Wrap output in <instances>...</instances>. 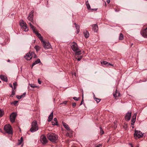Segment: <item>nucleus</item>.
<instances>
[{
  "instance_id": "24",
  "label": "nucleus",
  "mask_w": 147,
  "mask_h": 147,
  "mask_svg": "<svg viewBox=\"0 0 147 147\" xmlns=\"http://www.w3.org/2000/svg\"><path fill=\"white\" fill-rule=\"evenodd\" d=\"M23 137H22L20 138V139L19 140H18V145H19L20 144H22V142H23Z\"/></svg>"
},
{
  "instance_id": "20",
  "label": "nucleus",
  "mask_w": 147,
  "mask_h": 147,
  "mask_svg": "<svg viewBox=\"0 0 147 147\" xmlns=\"http://www.w3.org/2000/svg\"><path fill=\"white\" fill-rule=\"evenodd\" d=\"M53 112H52L50 114V115H49V117H48V121L49 122H50L51 121V120L53 119Z\"/></svg>"
},
{
  "instance_id": "8",
  "label": "nucleus",
  "mask_w": 147,
  "mask_h": 147,
  "mask_svg": "<svg viewBox=\"0 0 147 147\" xmlns=\"http://www.w3.org/2000/svg\"><path fill=\"white\" fill-rule=\"evenodd\" d=\"M16 116L17 114L15 113H12L11 114L10 116V119L11 122L13 123L15 122Z\"/></svg>"
},
{
  "instance_id": "42",
  "label": "nucleus",
  "mask_w": 147,
  "mask_h": 147,
  "mask_svg": "<svg viewBox=\"0 0 147 147\" xmlns=\"http://www.w3.org/2000/svg\"><path fill=\"white\" fill-rule=\"evenodd\" d=\"M38 82L39 84H40L42 83L41 81L39 79H38Z\"/></svg>"
},
{
  "instance_id": "22",
  "label": "nucleus",
  "mask_w": 147,
  "mask_h": 147,
  "mask_svg": "<svg viewBox=\"0 0 147 147\" xmlns=\"http://www.w3.org/2000/svg\"><path fill=\"white\" fill-rule=\"evenodd\" d=\"M26 93L24 92V93L21 96H18L17 95L16 96V97L17 98H18V99H20L21 98H22L24 97L25 95H26Z\"/></svg>"
},
{
  "instance_id": "32",
  "label": "nucleus",
  "mask_w": 147,
  "mask_h": 147,
  "mask_svg": "<svg viewBox=\"0 0 147 147\" xmlns=\"http://www.w3.org/2000/svg\"><path fill=\"white\" fill-rule=\"evenodd\" d=\"M100 133L102 135V134H103L104 133V132L103 131L102 129V128L101 127H100Z\"/></svg>"
},
{
  "instance_id": "61",
  "label": "nucleus",
  "mask_w": 147,
  "mask_h": 147,
  "mask_svg": "<svg viewBox=\"0 0 147 147\" xmlns=\"http://www.w3.org/2000/svg\"><path fill=\"white\" fill-rule=\"evenodd\" d=\"M147 1V0H146Z\"/></svg>"
},
{
  "instance_id": "54",
  "label": "nucleus",
  "mask_w": 147,
  "mask_h": 147,
  "mask_svg": "<svg viewBox=\"0 0 147 147\" xmlns=\"http://www.w3.org/2000/svg\"><path fill=\"white\" fill-rule=\"evenodd\" d=\"M88 3V1H87L86 2V5H87V3Z\"/></svg>"
},
{
  "instance_id": "34",
  "label": "nucleus",
  "mask_w": 147,
  "mask_h": 147,
  "mask_svg": "<svg viewBox=\"0 0 147 147\" xmlns=\"http://www.w3.org/2000/svg\"><path fill=\"white\" fill-rule=\"evenodd\" d=\"M35 63L36 64H38L40 62V60L39 59H38L36 61Z\"/></svg>"
},
{
  "instance_id": "17",
  "label": "nucleus",
  "mask_w": 147,
  "mask_h": 147,
  "mask_svg": "<svg viewBox=\"0 0 147 147\" xmlns=\"http://www.w3.org/2000/svg\"><path fill=\"white\" fill-rule=\"evenodd\" d=\"M33 15H31V14H29L27 18L30 21L32 22L33 21Z\"/></svg>"
},
{
  "instance_id": "33",
  "label": "nucleus",
  "mask_w": 147,
  "mask_h": 147,
  "mask_svg": "<svg viewBox=\"0 0 147 147\" xmlns=\"http://www.w3.org/2000/svg\"><path fill=\"white\" fill-rule=\"evenodd\" d=\"M86 5L87 6V8L88 10L91 9L90 7L89 3H87V5Z\"/></svg>"
},
{
  "instance_id": "26",
  "label": "nucleus",
  "mask_w": 147,
  "mask_h": 147,
  "mask_svg": "<svg viewBox=\"0 0 147 147\" xmlns=\"http://www.w3.org/2000/svg\"><path fill=\"white\" fill-rule=\"evenodd\" d=\"M94 99L96 101L97 103H98L100 100V99L99 98H95V95H94Z\"/></svg>"
},
{
  "instance_id": "40",
  "label": "nucleus",
  "mask_w": 147,
  "mask_h": 147,
  "mask_svg": "<svg viewBox=\"0 0 147 147\" xmlns=\"http://www.w3.org/2000/svg\"><path fill=\"white\" fill-rule=\"evenodd\" d=\"M82 56H81L80 57H78L77 59L78 61H80L81 60V59H82Z\"/></svg>"
},
{
  "instance_id": "2",
  "label": "nucleus",
  "mask_w": 147,
  "mask_h": 147,
  "mask_svg": "<svg viewBox=\"0 0 147 147\" xmlns=\"http://www.w3.org/2000/svg\"><path fill=\"white\" fill-rule=\"evenodd\" d=\"M47 137L50 140L54 142L57 141L58 138V137L56 134L51 133H48Z\"/></svg>"
},
{
  "instance_id": "29",
  "label": "nucleus",
  "mask_w": 147,
  "mask_h": 147,
  "mask_svg": "<svg viewBox=\"0 0 147 147\" xmlns=\"http://www.w3.org/2000/svg\"><path fill=\"white\" fill-rule=\"evenodd\" d=\"M74 24L75 26V27H76V30L80 29V26H79V25H78L77 24L75 23H74Z\"/></svg>"
},
{
  "instance_id": "59",
  "label": "nucleus",
  "mask_w": 147,
  "mask_h": 147,
  "mask_svg": "<svg viewBox=\"0 0 147 147\" xmlns=\"http://www.w3.org/2000/svg\"><path fill=\"white\" fill-rule=\"evenodd\" d=\"M1 82V81H0V83Z\"/></svg>"
},
{
  "instance_id": "15",
  "label": "nucleus",
  "mask_w": 147,
  "mask_h": 147,
  "mask_svg": "<svg viewBox=\"0 0 147 147\" xmlns=\"http://www.w3.org/2000/svg\"><path fill=\"white\" fill-rule=\"evenodd\" d=\"M92 30L95 32H97L98 30V26L97 24H94L92 25Z\"/></svg>"
},
{
  "instance_id": "37",
  "label": "nucleus",
  "mask_w": 147,
  "mask_h": 147,
  "mask_svg": "<svg viewBox=\"0 0 147 147\" xmlns=\"http://www.w3.org/2000/svg\"><path fill=\"white\" fill-rule=\"evenodd\" d=\"M3 115V112L2 111L0 110V116L2 117Z\"/></svg>"
},
{
  "instance_id": "36",
  "label": "nucleus",
  "mask_w": 147,
  "mask_h": 147,
  "mask_svg": "<svg viewBox=\"0 0 147 147\" xmlns=\"http://www.w3.org/2000/svg\"><path fill=\"white\" fill-rule=\"evenodd\" d=\"M73 99L75 100L78 101L79 100V98H78L76 97H74L73 98Z\"/></svg>"
},
{
  "instance_id": "13",
  "label": "nucleus",
  "mask_w": 147,
  "mask_h": 147,
  "mask_svg": "<svg viewBox=\"0 0 147 147\" xmlns=\"http://www.w3.org/2000/svg\"><path fill=\"white\" fill-rule=\"evenodd\" d=\"M131 112H128L125 115V119L126 120H129L131 118Z\"/></svg>"
},
{
  "instance_id": "27",
  "label": "nucleus",
  "mask_w": 147,
  "mask_h": 147,
  "mask_svg": "<svg viewBox=\"0 0 147 147\" xmlns=\"http://www.w3.org/2000/svg\"><path fill=\"white\" fill-rule=\"evenodd\" d=\"M15 91L14 90V89L13 88V89H12V93L10 95V96L11 97H13L15 94Z\"/></svg>"
},
{
  "instance_id": "52",
  "label": "nucleus",
  "mask_w": 147,
  "mask_h": 147,
  "mask_svg": "<svg viewBox=\"0 0 147 147\" xmlns=\"http://www.w3.org/2000/svg\"><path fill=\"white\" fill-rule=\"evenodd\" d=\"M34 58H36L37 57V55L36 54H35L34 53Z\"/></svg>"
},
{
  "instance_id": "55",
  "label": "nucleus",
  "mask_w": 147,
  "mask_h": 147,
  "mask_svg": "<svg viewBox=\"0 0 147 147\" xmlns=\"http://www.w3.org/2000/svg\"><path fill=\"white\" fill-rule=\"evenodd\" d=\"M7 61L8 62H10V60H8V61Z\"/></svg>"
},
{
  "instance_id": "1",
  "label": "nucleus",
  "mask_w": 147,
  "mask_h": 147,
  "mask_svg": "<svg viewBox=\"0 0 147 147\" xmlns=\"http://www.w3.org/2000/svg\"><path fill=\"white\" fill-rule=\"evenodd\" d=\"M71 47L73 51L75 52L76 55H79L81 54V51L78 47L77 44L75 42L72 43Z\"/></svg>"
},
{
  "instance_id": "46",
  "label": "nucleus",
  "mask_w": 147,
  "mask_h": 147,
  "mask_svg": "<svg viewBox=\"0 0 147 147\" xmlns=\"http://www.w3.org/2000/svg\"><path fill=\"white\" fill-rule=\"evenodd\" d=\"M36 64V63H35V62H34L32 64V67L34 66Z\"/></svg>"
},
{
  "instance_id": "16",
  "label": "nucleus",
  "mask_w": 147,
  "mask_h": 147,
  "mask_svg": "<svg viewBox=\"0 0 147 147\" xmlns=\"http://www.w3.org/2000/svg\"><path fill=\"white\" fill-rule=\"evenodd\" d=\"M0 78L1 79L4 81L7 82V77L3 75H0Z\"/></svg>"
},
{
  "instance_id": "51",
  "label": "nucleus",
  "mask_w": 147,
  "mask_h": 147,
  "mask_svg": "<svg viewBox=\"0 0 147 147\" xmlns=\"http://www.w3.org/2000/svg\"><path fill=\"white\" fill-rule=\"evenodd\" d=\"M107 2L108 4H109L110 2V0H107Z\"/></svg>"
},
{
  "instance_id": "11",
  "label": "nucleus",
  "mask_w": 147,
  "mask_h": 147,
  "mask_svg": "<svg viewBox=\"0 0 147 147\" xmlns=\"http://www.w3.org/2000/svg\"><path fill=\"white\" fill-rule=\"evenodd\" d=\"M140 33L143 37L147 38V28L142 30L140 32Z\"/></svg>"
},
{
  "instance_id": "56",
  "label": "nucleus",
  "mask_w": 147,
  "mask_h": 147,
  "mask_svg": "<svg viewBox=\"0 0 147 147\" xmlns=\"http://www.w3.org/2000/svg\"><path fill=\"white\" fill-rule=\"evenodd\" d=\"M136 147H139V146H137Z\"/></svg>"
},
{
  "instance_id": "38",
  "label": "nucleus",
  "mask_w": 147,
  "mask_h": 147,
  "mask_svg": "<svg viewBox=\"0 0 147 147\" xmlns=\"http://www.w3.org/2000/svg\"><path fill=\"white\" fill-rule=\"evenodd\" d=\"M84 99H83V95L82 99V100L81 102V103L80 104V105H82L83 104V103H84Z\"/></svg>"
},
{
  "instance_id": "9",
  "label": "nucleus",
  "mask_w": 147,
  "mask_h": 147,
  "mask_svg": "<svg viewBox=\"0 0 147 147\" xmlns=\"http://www.w3.org/2000/svg\"><path fill=\"white\" fill-rule=\"evenodd\" d=\"M40 141L42 144H45L47 143L48 140L46 136L44 135H42L40 137Z\"/></svg>"
},
{
  "instance_id": "47",
  "label": "nucleus",
  "mask_w": 147,
  "mask_h": 147,
  "mask_svg": "<svg viewBox=\"0 0 147 147\" xmlns=\"http://www.w3.org/2000/svg\"><path fill=\"white\" fill-rule=\"evenodd\" d=\"M33 13H34V11H31L30 13V14H31V15H33Z\"/></svg>"
},
{
  "instance_id": "60",
  "label": "nucleus",
  "mask_w": 147,
  "mask_h": 147,
  "mask_svg": "<svg viewBox=\"0 0 147 147\" xmlns=\"http://www.w3.org/2000/svg\"><path fill=\"white\" fill-rule=\"evenodd\" d=\"M96 147H97V146H96Z\"/></svg>"
},
{
  "instance_id": "5",
  "label": "nucleus",
  "mask_w": 147,
  "mask_h": 147,
  "mask_svg": "<svg viewBox=\"0 0 147 147\" xmlns=\"http://www.w3.org/2000/svg\"><path fill=\"white\" fill-rule=\"evenodd\" d=\"M4 130L8 134H12L13 132L11 126L10 125H5L4 127Z\"/></svg>"
},
{
  "instance_id": "50",
  "label": "nucleus",
  "mask_w": 147,
  "mask_h": 147,
  "mask_svg": "<svg viewBox=\"0 0 147 147\" xmlns=\"http://www.w3.org/2000/svg\"><path fill=\"white\" fill-rule=\"evenodd\" d=\"M9 86H10V87H11L12 88V89H13V86H12V84H9Z\"/></svg>"
},
{
  "instance_id": "21",
  "label": "nucleus",
  "mask_w": 147,
  "mask_h": 147,
  "mask_svg": "<svg viewBox=\"0 0 147 147\" xmlns=\"http://www.w3.org/2000/svg\"><path fill=\"white\" fill-rule=\"evenodd\" d=\"M84 34L86 38H88L89 36V33L87 31H85L84 32Z\"/></svg>"
},
{
  "instance_id": "41",
  "label": "nucleus",
  "mask_w": 147,
  "mask_h": 147,
  "mask_svg": "<svg viewBox=\"0 0 147 147\" xmlns=\"http://www.w3.org/2000/svg\"><path fill=\"white\" fill-rule=\"evenodd\" d=\"M18 101H15L13 102V104L15 105H16L18 103Z\"/></svg>"
},
{
  "instance_id": "57",
  "label": "nucleus",
  "mask_w": 147,
  "mask_h": 147,
  "mask_svg": "<svg viewBox=\"0 0 147 147\" xmlns=\"http://www.w3.org/2000/svg\"><path fill=\"white\" fill-rule=\"evenodd\" d=\"M142 81L143 82H144V81Z\"/></svg>"
},
{
  "instance_id": "25",
  "label": "nucleus",
  "mask_w": 147,
  "mask_h": 147,
  "mask_svg": "<svg viewBox=\"0 0 147 147\" xmlns=\"http://www.w3.org/2000/svg\"><path fill=\"white\" fill-rule=\"evenodd\" d=\"M123 39V36L122 34L120 33L119 36V39L120 40H122Z\"/></svg>"
},
{
  "instance_id": "28",
  "label": "nucleus",
  "mask_w": 147,
  "mask_h": 147,
  "mask_svg": "<svg viewBox=\"0 0 147 147\" xmlns=\"http://www.w3.org/2000/svg\"><path fill=\"white\" fill-rule=\"evenodd\" d=\"M34 48L36 49V51H38L40 50V47L38 45H36L35 46Z\"/></svg>"
},
{
  "instance_id": "14",
  "label": "nucleus",
  "mask_w": 147,
  "mask_h": 147,
  "mask_svg": "<svg viewBox=\"0 0 147 147\" xmlns=\"http://www.w3.org/2000/svg\"><path fill=\"white\" fill-rule=\"evenodd\" d=\"M63 125L65 128H66L67 130L69 131L70 132H71V130L70 129L68 125L67 124L63 122Z\"/></svg>"
},
{
  "instance_id": "7",
  "label": "nucleus",
  "mask_w": 147,
  "mask_h": 147,
  "mask_svg": "<svg viewBox=\"0 0 147 147\" xmlns=\"http://www.w3.org/2000/svg\"><path fill=\"white\" fill-rule=\"evenodd\" d=\"M20 25L21 28L24 29L25 31H27L28 30V29L27 27L26 24L24 23L23 20H21L20 21Z\"/></svg>"
},
{
  "instance_id": "23",
  "label": "nucleus",
  "mask_w": 147,
  "mask_h": 147,
  "mask_svg": "<svg viewBox=\"0 0 147 147\" xmlns=\"http://www.w3.org/2000/svg\"><path fill=\"white\" fill-rule=\"evenodd\" d=\"M120 95V93L118 91H117L116 90L115 93L113 94V96L115 97H117L119 96Z\"/></svg>"
},
{
  "instance_id": "12",
  "label": "nucleus",
  "mask_w": 147,
  "mask_h": 147,
  "mask_svg": "<svg viewBox=\"0 0 147 147\" xmlns=\"http://www.w3.org/2000/svg\"><path fill=\"white\" fill-rule=\"evenodd\" d=\"M34 54V53L32 52L31 53H29L26 54V56H24V58L27 60H30L32 58V56Z\"/></svg>"
},
{
  "instance_id": "31",
  "label": "nucleus",
  "mask_w": 147,
  "mask_h": 147,
  "mask_svg": "<svg viewBox=\"0 0 147 147\" xmlns=\"http://www.w3.org/2000/svg\"><path fill=\"white\" fill-rule=\"evenodd\" d=\"M13 86L14 87V89L15 90L16 88V86H17V83L16 82H14L13 83Z\"/></svg>"
},
{
  "instance_id": "53",
  "label": "nucleus",
  "mask_w": 147,
  "mask_h": 147,
  "mask_svg": "<svg viewBox=\"0 0 147 147\" xmlns=\"http://www.w3.org/2000/svg\"><path fill=\"white\" fill-rule=\"evenodd\" d=\"M119 11V10H117V9H115V11H116V12H118Z\"/></svg>"
},
{
  "instance_id": "6",
  "label": "nucleus",
  "mask_w": 147,
  "mask_h": 147,
  "mask_svg": "<svg viewBox=\"0 0 147 147\" xmlns=\"http://www.w3.org/2000/svg\"><path fill=\"white\" fill-rule=\"evenodd\" d=\"M134 137L136 139L141 138L143 136V134L140 131L135 130Z\"/></svg>"
},
{
  "instance_id": "30",
  "label": "nucleus",
  "mask_w": 147,
  "mask_h": 147,
  "mask_svg": "<svg viewBox=\"0 0 147 147\" xmlns=\"http://www.w3.org/2000/svg\"><path fill=\"white\" fill-rule=\"evenodd\" d=\"M29 85L30 86V87L32 88H34L35 87H37V86H36L34 84H29Z\"/></svg>"
},
{
  "instance_id": "10",
  "label": "nucleus",
  "mask_w": 147,
  "mask_h": 147,
  "mask_svg": "<svg viewBox=\"0 0 147 147\" xmlns=\"http://www.w3.org/2000/svg\"><path fill=\"white\" fill-rule=\"evenodd\" d=\"M40 40L41 42H43V45L45 49H47L51 48V45L49 42H46L45 41H43V39L42 40V41Z\"/></svg>"
},
{
  "instance_id": "39",
  "label": "nucleus",
  "mask_w": 147,
  "mask_h": 147,
  "mask_svg": "<svg viewBox=\"0 0 147 147\" xmlns=\"http://www.w3.org/2000/svg\"><path fill=\"white\" fill-rule=\"evenodd\" d=\"M76 105V103L75 102L73 103L72 104V107L73 108H74Z\"/></svg>"
},
{
  "instance_id": "19",
  "label": "nucleus",
  "mask_w": 147,
  "mask_h": 147,
  "mask_svg": "<svg viewBox=\"0 0 147 147\" xmlns=\"http://www.w3.org/2000/svg\"><path fill=\"white\" fill-rule=\"evenodd\" d=\"M136 117V115L135 114H134V115L133 116L131 120V122H132V123H131V124L132 125H134V124L135 122Z\"/></svg>"
},
{
  "instance_id": "45",
  "label": "nucleus",
  "mask_w": 147,
  "mask_h": 147,
  "mask_svg": "<svg viewBox=\"0 0 147 147\" xmlns=\"http://www.w3.org/2000/svg\"><path fill=\"white\" fill-rule=\"evenodd\" d=\"M90 10H91V11H93L94 10L96 11L97 10V9H91Z\"/></svg>"
},
{
  "instance_id": "35",
  "label": "nucleus",
  "mask_w": 147,
  "mask_h": 147,
  "mask_svg": "<svg viewBox=\"0 0 147 147\" xmlns=\"http://www.w3.org/2000/svg\"><path fill=\"white\" fill-rule=\"evenodd\" d=\"M52 123V125H57V122H54L52 121L51 122Z\"/></svg>"
},
{
  "instance_id": "48",
  "label": "nucleus",
  "mask_w": 147,
  "mask_h": 147,
  "mask_svg": "<svg viewBox=\"0 0 147 147\" xmlns=\"http://www.w3.org/2000/svg\"><path fill=\"white\" fill-rule=\"evenodd\" d=\"M97 147H101L102 146V145L101 144H99L97 146Z\"/></svg>"
},
{
  "instance_id": "58",
  "label": "nucleus",
  "mask_w": 147,
  "mask_h": 147,
  "mask_svg": "<svg viewBox=\"0 0 147 147\" xmlns=\"http://www.w3.org/2000/svg\"><path fill=\"white\" fill-rule=\"evenodd\" d=\"M131 147H133V146H132Z\"/></svg>"
},
{
  "instance_id": "18",
  "label": "nucleus",
  "mask_w": 147,
  "mask_h": 147,
  "mask_svg": "<svg viewBox=\"0 0 147 147\" xmlns=\"http://www.w3.org/2000/svg\"><path fill=\"white\" fill-rule=\"evenodd\" d=\"M101 63L102 64H103L105 65H107V66H109V65L113 66V65L111 64L110 63H108L106 61H103L101 62Z\"/></svg>"
},
{
  "instance_id": "44",
  "label": "nucleus",
  "mask_w": 147,
  "mask_h": 147,
  "mask_svg": "<svg viewBox=\"0 0 147 147\" xmlns=\"http://www.w3.org/2000/svg\"><path fill=\"white\" fill-rule=\"evenodd\" d=\"M67 103V101H64L63 103H61V104H64L65 105H66V104Z\"/></svg>"
},
{
  "instance_id": "43",
  "label": "nucleus",
  "mask_w": 147,
  "mask_h": 147,
  "mask_svg": "<svg viewBox=\"0 0 147 147\" xmlns=\"http://www.w3.org/2000/svg\"><path fill=\"white\" fill-rule=\"evenodd\" d=\"M54 121H55V122H57V118H55L54 119H53Z\"/></svg>"
},
{
  "instance_id": "4",
  "label": "nucleus",
  "mask_w": 147,
  "mask_h": 147,
  "mask_svg": "<svg viewBox=\"0 0 147 147\" xmlns=\"http://www.w3.org/2000/svg\"><path fill=\"white\" fill-rule=\"evenodd\" d=\"M30 25V28L33 30V32L36 35V36L38 37L39 39L41 41L42 40V37L41 36V34L38 33V31H37L34 27L32 24L30 22L28 23Z\"/></svg>"
},
{
  "instance_id": "3",
  "label": "nucleus",
  "mask_w": 147,
  "mask_h": 147,
  "mask_svg": "<svg viewBox=\"0 0 147 147\" xmlns=\"http://www.w3.org/2000/svg\"><path fill=\"white\" fill-rule=\"evenodd\" d=\"M38 126L36 121L34 120L32 123V127L30 130L32 132H33L38 130Z\"/></svg>"
},
{
  "instance_id": "49",
  "label": "nucleus",
  "mask_w": 147,
  "mask_h": 147,
  "mask_svg": "<svg viewBox=\"0 0 147 147\" xmlns=\"http://www.w3.org/2000/svg\"><path fill=\"white\" fill-rule=\"evenodd\" d=\"M80 29L76 30V33L77 34H78L79 32Z\"/></svg>"
}]
</instances>
